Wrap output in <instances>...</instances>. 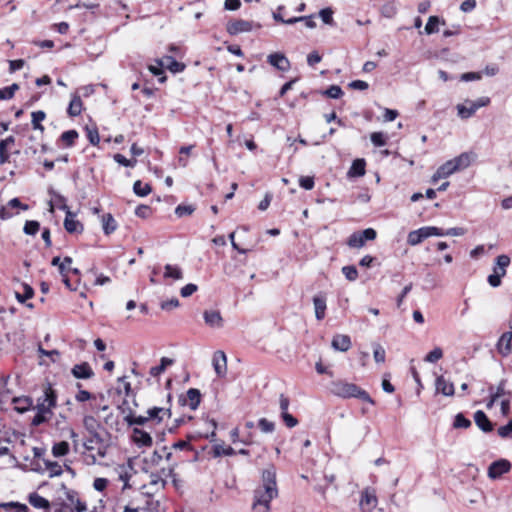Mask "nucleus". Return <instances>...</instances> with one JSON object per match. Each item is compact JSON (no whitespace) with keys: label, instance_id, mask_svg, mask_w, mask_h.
<instances>
[{"label":"nucleus","instance_id":"f257e3e1","mask_svg":"<svg viewBox=\"0 0 512 512\" xmlns=\"http://www.w3.org/2000/svg\"><path fill=\"white\" fill-rule=\"evenodd\" d=\"M262 481V486L254 491L253 512H269L271 501L278 495L276 469L274 466H270L263 471Z\"/></svg>","mask_w":512,"mask_h":512},{"label":"nucleus","instance_id":"f03ea898","mask_svg":"<svg viewBox=\"0 0 512 512\" xmlns=\"http://www.w3.org/2000/svg\"><path fill=\"white\" fill-rule=\"evenodd\" d=\"M57 395L55 390L50 384L46 385L43 390V395L38 398L37 405L34 408L36 414L33 417L31 423L33 426H39L45 422H48L52 415V409L56 406Z\"/></svg>","mask_w":512,"mask_h":512},{"label":"nucleus","instance_id":"7ed1b4c3","mask_svg":"<svg viewBox=\"0 0 512 512\" xmlns=\"http://www.w3.org/2000/svg\"><path fill=\"white\" fill-rule=\"evenodd\" d=\"M330 391L340 398H357L370 404H374V401L365 390L354 383L344 380L333 381L330 385Z\"/></svg>","mask_w":512,"mask_h":512},{"label":"nucleus","instance_id":"20e7f679","mask_svg":"<svg viewBox=\"0 0 512 512\" xmlns=\"http://www.w3.org/2000/svg\"><path fill=\"white\" fill-rule=\"evenodd\" d=\"M471 164V158L468 153H462L459 156L445 162L441 165L431 178L433 184L437 183L439 179L447 178L456 171L465 169Z\"/></svg>","mask_w":512,"mask_h":512},{"label":"nucleus","instance_id":"39448f33","mask_svg":"<svg viewBox=\"0 0 512 512\" xmlns=\"http://www.w3.org/2000/svg\"><path fill=\"white\" fill-rule=\"evenodd\" d=\"M442 234L443 229L441 228L434 226L421 227L409 232L407 236V243L411 246H416L431 236H442Z\"/></svg>","mask_w":512,"mask_h":512},{"label":"nucleus","instance_id":"423d86ee","mask_svg":"<svg viewBox=\"0 0 512 512\" xmlns=\"http://www.w3.org/2000/svg\"><path fill=\"white\" fill-rule=\"evenodd\" d=\"M378 504L376 491L367 487L361 492L359 506L362 512H372Z\"/></svg>","mask_w":512,"mask_h":512},{"label":"nucleus","instance_id":"0eeeda50","mask_svg":"<svg viewBox=\"0 0 512 512\" xmlns=\"http://www.w3.org/2000/svg\"><path fill=\"white\" fill-rule=\"evenodd\" d=\"M511 463L506 459H500L490 464L488 468V476L491 479H497L503 474L509 472Z\"/></svg>","mask_w":512,"mask_h":512},{"label":"nucleus","instance_id":"6e6552de","mask_svg":"<svg viewBox=\"0 0 512 512\" xmlns=\"http://www.w3.org/2000/svg\"><path fill=\"white\" fill-rule=\"evenodd\" d=\"M131 439L133 443L139 448L151 447L153 444L150 433L138 427L133 428Z\"/></svg>","mask_w":512,"mask_h":512},{"label":"nucleus","instance_id":"1a4fd4ad","mask_svg":"<svg viewBox=\"0 0 512 512\" xmlns=\"http://www.w3.org/2000/svg\"><path fill=\"white\" fill-rule=\"evenodd\" d=\"M212 365L215 370V373L218 377H224L227 373V357L226 354L218 350L214 352L212 358Z\"/></svg>","mask_w":512,"mask_h":512},{"label":"nucleus","instance_id":"9d476101","mask_svg":"<svg viewBox=\"0 0 512 512\" xmlns=\"http://www.w3.org/2000/svg\"><path fill=\"white\" fill-rule=\"evenodd\" d=\"M253 29V22L237 19L227 24L226 30L230 35H237L244 32H250Z\"/></svg>","mask_w":512,"mask_h":512},{"label":"nucleus","instance_id":"9b49d317","mask_svg":"<svg viewBox=\"0 0 512 512\" xmlns=\"http://www.w3.org/2000/svg\"><path fill=\"white\" fill-rule=\"evenodd\" d=\"M435 388L437 393L444 396H453L455 393L454 384L445 379L444 376H438L435 380Z\"/></svg>","mask_w":512,"mask_h":512},{"label":"nucleus","instance_id":"f8f14e48","mask_svg":"<svg viewBox=\"0 0 512 512\" xmlns=\"http://www.w3.org/2000/svg\"><path fill=\"white\" fill-rule=\"evenodd\" d=\"M64 227L68 233H81L83 231L82 223L76 219V215L70 210L66 212Z\"/></svg>","mask_w":512,"mask_h":512},{"label":"nucleus","instance_id":"ddd939ff","mask_svg":"<svg viewBox=\"0 0 512 512\" xmlns=\"http://www.w3.org/2000/svg\"><path fill=\"white\" fill-rule=\"evenodd\" d=\"M171 412L169 408L153 407L147 410V418L149 421L159 424L163 421L164 417H170Z\"/></svg>","mask_w":512,"mask_h":512},{"label":"nucleus","instance_id":"4468645a","mask_svg":"<svg viewBox=\"0 0 512 512\" xmlns=\"http://www.w3.org/2000/svg\"><path fill=\"white\" fill-rule=\"evenodd\" d=\"M203 317L205 323L211 328H221L223 326V318L217 310H205Z\"/></svg>","mask_w":512,"mask_h":512},{"label":"nucleus","instance_id":"2eb2a0df","mask_svg":"<svg viewBox=\"0 0 512 512\" xmlns=\"http://www.w3.org/2000/svg\"><path fill=\"white\" fill-rule=\"evenodd\" d=\"M498 351L503 356H508L512 351V332L508 331L502 334L498 343Z\"/></svg>","mask_w":512,"mask_h":512},{"label":"nucleus","instance_id":"dca6fc26","mask_svg":"<svg viewBox=\"0 0 512 512\" xmlns=\"http://www.w3.org/2000/svg\"><path fill=\"white\" fill-rule=\"evenodd\" d=\"M268 62L280 71H287L290 68V62L281 53H273L268 56Z\"/></svg>","mask_w":512,"mask_h":512},{"label":"nucleus","instance_id":"f3484780","mask_svg":"<svg viewBox=\"0 0 512 512\" xmlns=\"http://www.w3.org/2000/svg\"><path fill=\"white\" fill-rule=\"evenodd\" d=\"M71 372L77 379H89L94 375L93 370L87 362L75 365Z\"/></svg>","mask_w":512,"mask_h":512},{"label":"nucleus","instance_id":"a211bd4d","mask_svg":"<svg viewBox=\"0 0 512 512\" xmlns=\"http://www.w3.org/2000/svg\"><path fill=\"white\" fill-rule=\"evenodd\" d=\"M331 345L335 350L346 352L351 347V339L348 335L338 334L333 337Z\"/></svg>","mask_w":512,"mask_h":512},{"label":"nucleus","instance_id":"6ab92c4d","mask_svg":"<svg viewBox=\"0 0 512 512\" xmlns=\"http://www.w3.org/2000/svg\"><path fill=\"white\" fill-rule=\"evenodd\" d=\"M10 208H20L22 210H28V205L20 202L18 198L11 199L6 207H2L0 210V217L3 220L9 219L13 216V214L9 211Z\"/></svg>","mask_w":512,"mask_h":512},{"label":"nucleus","instance_id":"aec40b11","mask_svg":"<svg viewBox=\"0 0 512 512\" xmlns=\"http://www.w3.org/2000/svg\"><path fill=\"white\" fill-rule=\"evenodd\" d=\"M474 421L483 432L487 433L493 430V424L488 419L487 415L481 410L475 412Z\"/></svg>","mask_w":512,"mask_h":512},{"label":"nucleus","instance_id":"412c9836","mask_svg":"<svg viewBox=\"0 0 512 512\" xmlns=\"http://www.w3.org/2000/svg\"><path fill=\"white\" fill-rule=\"evenodd\" d=\"M201 401V393L196 388H190L186 393V399L183 404L188 405L192 410H196Z\"/></svg>","mask_w":512,"mask_h":512},{"label":"nucleus","instance_id":"4be33fe9","mask_svg":"<svg viewBox=\"0 0 512 512\" xmlns=\"http://www.w3.org/2000/svg\"><path fill=\"white\" fill-rule=\"evenodd\" d=\"M313 304L315 309V316L317 320H322L325 317L326 311V297L324 295H316L313 297Z\"/></svg>","mask_w":512,"mask_h":512},{"label":"nucleus","instance_id":"5701e85b","mask_svg":"<svg viewBox=\"0 0 512 512\" xmlns=\"http://www.w3.org/2000/svg\"><path fill=\"white\" fill-rule=\"evenodd\" d=\"M158 65L167 67L170 71L177 73L182 72L185 68L183 63L176 61L174 58L167 56L158 61Z\"/></svg>","mask_w":512,"mask_h":512},{"label":"nucleus","instance_id":"b1692460","mask_svg":"<svg viewBox=\"0 0 512 512\" xmlns=\"http://www.w3.org/2000/svg\"><path fill=\"white\" fill-rule=\"evenodd\" d=\"M162 452H166V447H163L161 450H155L149 456L145 457L144 464L149 468L158 466L163 459Z\"/></svg>","mask_w":512,"mask_h":512},{"label":"nucleus","instance_id":"393cba45","mask_svg":"<svg viewBox=\"0 0 512 512\" xmlns=\"http://www.w3.org/2000/svg\"><path fill=\"white\" fill-rule=\"evenodd\" d=\"M82 106L83 104L80 96L78 94H73L67 109L69 116L76 117L80 115L82 111Z\"/></svg>","mask_w":512,"mask_h":512},{"label":"nucleus","instance_id":"a878e982","mask_svg":"<svg viewBox=\"0 0 512 512\" xmlns=\"http://www.w3.org/2000/svg\"><path fill=\"white\" fill-rule=\"evenodd\" d=\"M29 503L37 509L48 510L50 508V502L35 492L29 495Z\"/></svg>","mask_w":512,"mask_h":512},{"label":"nucleus","instance_id":"bb28decb","mask_svg":"<svg viewBox=\"0 0 512 512\" xmlns=\"http://www.w3.org/2000/svg\"><path fill=\"white\" fill-rule=\"evenodd\" d=\"M457 111L459 117L462 119H467L474 115V113L477 111L476 106L472 104V101L467 100L464 104H458L457 105Z\"/></svg>","mask_w":512,"mask_h":512},{"label":"nucleus","instance_id":"cd10ccee","mask_svg":"<svg viewBox=\"0 0 512 512\" xmlns=\"http://www.w3.org/2000/svg\"><path fill=\"white\" fill-rule=\"evenodd\" d=\"M440 24L444 25L445 21L441 20L438 16H430L425 25L424 32L427 35L437 33L439 31Z\"/></svg>","mask_w":512,"mask_h":512},{"label":"nucleus","instance_id":"c85d7f7f","mask_svg":"<svg viewBox=\"0 0 512 512\" xmlns=\"http://www.w3.org/2000/svg\"><path fill=\"white\" fill-rule=\"evenodd\" d=\"M364 174H365V160L364 159L354 160L349 171H348V176L361 177Z\"/></svg>","mask_w":512,"mask_h":512},{"label":"nucleus","instance_id":"c756f323","mask_svg":"<svg viewBox=\"0 0 512 512\" xmlns=\"http://www.w3.org/2000/svg\"><path fill=\"white\" fill-rule=\"evenodd\" d=\"M102 228L106 235L113 233L117 229L116 220L110 213L102 216Z\"/></svg>","mask_w":512,"mask_h":512},{"label":"nucleus","instance_id":"7c9ffc66","mask_svg":"<svg viewBox=\"0 0 512 512\" xmlns=\"http://www.w3.org/2000/svg\"><path fill=\"white\" fill-rule=\"evenodd\" d=\"M55 206L65 212L69 210L66 204V199L58 193H53V200L49 202V212L53 213Z\"/></svg>","mask_w":512,"mask_h":512},{"label":"nucleus","instance_id":"2f4dec72","mask_svg":"<svg viewBox=\"0 0 512 512\" xmlns=\"http://www.w3.org/2000/svg\"><path fill=\"white\" fill-rule=\"evenodd\" d=\"M164 269V278H172L174 280H181L183 278L182 269L177 265L167 264Z\"/></svg>","mask_w":512,"mask_h":512},{"label":"nucleus","instance_id":"473e14b6","mask_svg":"<svg viewBox=\"0 0 512 512\" xmlns=\"http://www.w3.org/2000/svg\"><path fill=\"white\" fill-rule=\"evenodd\" d=\"M505 386H506V380L503 379L500 381V383L498 384L496 389H494L493 386L489 387V392L493 394V400H498V398H500L502 396H510L511 395V392L507 391L505 389Z\"/></svg>","mask_w":512,"mask_h":512},{"label":"nucleus","instance_id":"72a5a7b5","mask_svg":"<svg viewBox=\"0 0 512 512\" xmlns=\"http://www.w3.org/2000/svg\"><path fill=\"white\" fill-rule=\"evenodd\" d=\"M124 420L129 426H133V425L143 426L149 422L147 416H142V415L136 416L132 412H130L128 415H126L124 417Z\"/></svg>","mask_w":512,"mask_h":512},{"label":"nucleus","instance_id":"f704fd0d","mask_svg":"<svg viewBox=\"0 0 512 512\" xmlns=\"http://www.w3.org/2000/svg\"><path fill=\"white\" fill-rule=\"evenodd\" d=\"M21 287L23 289V293L16 292L15 297L18 300V302L24 303L27 299H30L33 297L34 290L30 285H28L26 283H22Z\"/></svg>","mask_w":512,"mask_h":512},{"label":"nucleus","instance_id":"c9c22d12","mask_svg":"<svg viewBox=\"0 0 512 512\" xmlns=\"http://www.w3.org/2000/svg\"><path fill=\"white\" fill-rule=\"evenodd\" d=\"M173 364V360L167 357L161 358V363L158 366L151 367L150 369V375L153 377L159 376L161 373H163L167 366H170Z\"/></svg>","mask_w":512,"mask_h":512},{"label":"nucleus","instance_id":"e433bc0d","mask_svg":"<svg viewBox=\"0 0 512 512\" xmlns=\"http://www.w3.org/2000/svg\"><path fill=\"white\" fill-rule=\"evenodd\" d=\"M79 134L76 130H68L62 133L60 140L66 147H72Z\"/></svg>","mask_w":512,"mask_h":512},{"label":"nucleus","instance_id":"4c0bfd02","mask_svg":"<svg viewBox=\"0 0 512 512\" xmlns=\"http://www.w3.org/2000/svg\"><path fill=\"white\" fill-rule=\"evenodd\" d=\"M213 453L215 457L220 456H232L236 454L235 450L230 446H225L223 444H216L213 447Z\"/></svg>","mask_w":512,"mask_h":512},{"label":"nucleus","instance_id":"58836bf2","mask_svg":"<svg viewBox=\"0 0 512 512\" xmlns=\"http://www.w3.org/2000/svg\"><path fill=\"white\" fill-rule=\"evenodd\" d=\"M133 191L136 195L144 197L151 192V186L147 183H143L142 181L137 180L133 185Z\"/></svg>","mask_w":512,"mask_h":512},{"label":"nucleus","instance_id":"ea45409f","mask_svg":"<svg viewBox=\"0 0 512 512\" xmlns=\"http://www.w3.org/2000/svg\"><path fill=\"white\" fill-rule=\"evenodd\" d=\"M347 244L351 248H361L365 245V241L360 232H355L348 238Z\"/></svg>","mask_w":512,"mask_h":512},{"label":"nucleus","instance_id":"a19ab883","mask_svg":"<svg viewBox=\"0 0 512 512\" xmlns=\"http://www.w3.org/2000/svg\"><path fill=\"white\" fill-rule=\"evenodd\" d=\"M32 117V126L35 130H44L41 122L45 119L46 115L43 111H34L31 114Z\"/></svg>","mask_w":512,"mask_h":512},{"label":"nucleus","instance_id":"79ce46f5","mask_svg":"<svg viewBox=\"0 0 512 512\" xmlns=\"http://www.w3.org/2000/svg\"><path fill=\"white\" fill-rule=\"evenodd\" d=\"M69 452V444L66 441H61L54 444L52 453L55 457L65 456Z\"/></svg>","mask_w":512,"mask_h":512},{"label":"nucleus","instance_id":"37998d69","mask_svg":"<svg viewBox=\"0 0 512 512\" xmlns=\"http://www.w3.org/2000/svg\"><path fill=\"white\" fill-rule=\"evenodd\" d=\"M19 89V85L14 83L8 87L0 89V100H9L13 98L15 92Z\"/></svg>","mask_w":512,"mask_h":512},{"label":"nucleus","instance_id":"c03bdc74","mask_svg":"<svg viewBox=\"0 0 512 512\" xmlns=\"http://www.w3.org/2000/svg\"><path fill=\"white\" fill-rule=\"evenodd\" d=\"M373 357L376 363H384L386 359L385 349L378 343L373 344Z\"/></svg>","mask_w":512,"mask_h":512},{"label":"nucleus","instance_id":"a18cd8bd","mask_svg":"<svg viewBox=\"0 0 512 512\" xmlns=\"http://www.w3.org/2000/svg\"><path fill=\"white\" fill-rule=\"evenodd\" d=\"M165 483H166V481L161 475H159L157 473L150 474L149 485L154 487L156 490H158L160 488H164Z\"/></svg>","mask_w":512,"mask_h":512},{"label":"nucleus","instance_id":"49530a36","mask_svg":"<svg viewBox=\"0 0 512 512\" xmlns=\"http://www.w3.org/2000/svg\"><path fill=\"white\" fill-rule=\"evenodd\" d=\"M83 424L90 433L96 432L99 427V424L96 421V419L90 415L84 416Z\"/></svg>","mask_w":512,"mask_h":512},{"label":"nucleus","instance_id":"de8ad7c7","mask_svg":"<svg viewBox=\"0 0 512 512\" xmlns=\"http://www.w3.org/2000/svg\"><path fill=\"white\" fill-rule=\"evenodd\" d=\"M443 357V351L440 347L434 348L425 356V361L429 363H435Z\"/></svg>","mask_w":512,"mask_h":512},{"label":"nucleus","instance_id":"09e8293b","mask_svg":"<svg viewBox=\"0 0 512 512\" xmlns=\"http://www.w3.org/2000/svg\"><path fill=\"white\" fill-rule=\"evenodd\" d=\"M46 469L49 474V477H56L62 474V467L57 462H47Z\"/></svg>","mask_w":512,"mask_h":512},{"label":"nucleus","instance_id":"8fccbe9b","mask_svg":"<svg viewBox=\"0 0 512 512\" xmlns=\"http://www.w3.org/2000/svg\"><path fill=\"white\" fill-rule=\"evenodd\" d=\"M371 142L377 146L382 147L386 145L387 137L382 132H373L370 136Z\"/></svg>","mask_w":512,"mask_h":512},{"label":"nucleus","instance_id":"3c124183","mask_svg":"<svg viewBox=\"0 0 512 512\" xmlns=\"http://www.w3.org/2000/svg\"><path fill=\"white\" fill-rule=\"evenodd\" d=\"M453 426H454V428H465L466 429L471 426V421L469 419H467L462 413H458L455 416Z\"/></svg>","mask_w":512,"mask_h":512},{"label":"nucleus","instance_id":"603ef678","mask_svg":"<svg viewBox=\"0 0 512 512\" xmlns=\"http://www.w3.org/2000/svg\"><path fill=\"white\" fill-rule=\"evenodd\" d=\"M319 17L322 19V21L325 24H328V25L334 24L333 11L331 8H324V9L320 10Z\"/></svg>","mask_w":512,"mask_h":512},{"label":"nucleus","instance_id":"864d4df0","mask_svg":"<svg viewBox=\"0 0 512 512\" xmlns=\"http://www.w3.org/2000/svg\"><path fill=\"white\" fill-rule=\"evenodd\" d=\"M39 228H40L39 222L34 221V220H29V221H26L23 230L27 235H35L38 232Z\"/></svg>","mask_w":512,"mask_h":512},{"label":"nucleus","instance_id":"5fc2aeb1","mask_svg":"<svg viewBox=\"0 0 512 512\" xmlns=\"http://www.w3.org/2000/svg\"><path fill=\"white\" fill-rule=\"evenodd\" d=\"M342 273L349 281H355L358 277V271L355 266L349 265L342 268Z\"/></svg>","mask_w":512,"mask_h":512},{"label":"nucleus","instance_id":"6e6d98bb","mask_svg":"<svg viewBox=\"0 0 512 512\" xmlns=\"http://www.w3.org/2000/svg\"><path fill=\"white\" fill-rule=\"evenodd\" d=\"M76 387L79 389V391L75 395L76 401L85 402V401H88L93 398V395L90 392H88L86 390H81V387H82L81 383H77Z\"/></svg>","mask_w":512,"mask_h":512},{"label":"nucleus","instance_id":"4d7b16f0","mask_svg":"<svg viewBox=\"0 0 512 512\" xmlns=\"http://www.w3.org/2000/svg\"><path fill=\"white\" fill-rule=\"evenodd\" d=\"M258 426L260 430L264 433H272L275 429V424L266 418H261L258 421Z\"/></svg>","mask_w":512,"mask_h":512},{"label":"nucleus","instance_id":"13d9d810","mask_svg":"<svg viewBox=\"0 0 512 512\" xmlns=\"http://www.w3.org/2000/svg\"><path fill=\"white\" fill-rule=\"evenodd\" d=\"M113 158H114L115 162H117L118 164L123 165L125 167H134L137 163V161L135 159H127L122 154H115Z\"/></svg>","mask_w":512,"mask_h":512},{"label":"nucleus","instance_id":"bf43d9fd","mask_svg":"<svg viewBox=\"0 0 512 512\" xmlns=\"http://www.w3.org/2000/svg\"><path fill=\"white\" fill-rule=\"evenodd\" d=\"M324 94L329 98L337 99L342 96L343 91L339 86L332 85L324 92Z\"/></svg>","mask_w":512,"mask_h":512},{"label":"nucleus","instance_id":"052dcab7","mask_svg":"<svg viewBox=\"0 0 512 512\" xmlns=\"http://www.w3.org/2000/svg\"><path fill=\"white\" fill-rule=\"evenodd\" d=\"M299 185L305 190H311L314 188V178L310 176H302L299 179Z\"/></svg>","mask_w":512,"mask_h":512},{"label":"nucleus","instance_id":"680f3d73","mask_svg":"<svg viewBox=\"0 0 512 512\" xmlns=\"http://www.w3.org/2000/svg\"><path fill=\"white\" fill-rule=\"evenodd\" d=\"M179 300L177 298H172L167 301H163L161 303V309L165 311H171L179 306Z\"/></svg>","mask_w":512,"mask_h":512},{"label":"nucleus","instance_id":"e2e57ef3","mask_svg":"<svg viewBox=\"0 0 512 512\" xmlns=\"http://www.w3.org/2000/svg\"><path fill=\"white\" fill-rule=\"evenodd\" d=\"M282 419L285 425L289 428H293L298 424V420L290 413H281Z\"/></svg>","mask_w":512,"mask_h":512},{"label":"nucleus","instance_id":"0e129e2a","mask_svg":"<svg viewBox=\"0 0 512 512\" xmlns=\"http://www.w3.org/2000/svg\"><path fill=\"white\" fill-rule=\"evenodd\" d=\"M197 289H198L197 285L190 283L181 288L180 294L182 297L186 298V297L191 296L194 292H196Z\"/></svg>","mask_w":512,"mask_h":512},{"label":"nucleus","instance_id":"69168bd1","mask_svg":"<svg viewBox=\"0 0 512 512\" xmlns=\"http://www.w3.org/2000/svg\"><path fill=\"white\" fill-rule=\"evenodd\" d=\"M498 434L502 438L510 437L512 438V420L505 426H501L498 429Z\"/></svg>","mask_w":512,"mask_h":512},{"label":"nucleus","instance_id":"338daca9","mask_svg":"<svg viewBox=\"0 0 512 512\" xmlns=\"http://www.w3.org/2000/svg\"><path fill=\"white\" fill-rule=\"evenodd\" d=\"M466 233V229L462 227L450 228L446 231L443 230L442 236H462Z\"/></svg>","mask_w":512,"mask_h":512},{"label":"nucleus","instance_id":"774afa93","mask_svg":"<svg viewBox=\"0 0 512 512\" xmlns=\"http://www.w3.org/2000/svg\"><path fill=\"white\" fill-rule=\"evenodd\" d=\"M87 137L92 145H97L100 141L97 129H87Z\"/></svg>","mask_w":512,"mask_h":512}]
</instances>
